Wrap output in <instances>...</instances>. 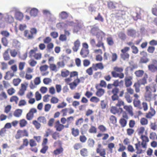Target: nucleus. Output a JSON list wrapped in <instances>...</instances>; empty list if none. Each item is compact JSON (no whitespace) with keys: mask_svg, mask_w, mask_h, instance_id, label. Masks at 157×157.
Returning <instances> with one entry per match:
<instances>
[{"mask_svg":"<svg viewBox=\"0 0 157 157\" xmlns=\"http://www.w3.org/2000/svg\"><path fill=\"white\" fill-rule=\"evenodd\" d=\"M98 40V43L96 44L95 40L91 38L90 40V42L91 45L94 47H102L103 49L105 50V47L104 45V44L100 40Z\"/></svg>","mask_w":157,"mask_h":157,"instance_id":"1","label":"nucleus"},{"mask_svg":"<svg viewBox=\"0 0 157 157\" xmlns=\"http://www.w3.org/2000/svg\"><path fill=\"white\" fill-rule=\"evenodd\" d=\"M74 23L72 21H68L67 23L64 24L63 23H61L57 24V26L59 29H61V27H63L64 28H67V29H71L72 26L74 25Z\"/></svg>","mask_w":157,"mask_h":157,"instance_id":"2","label":"nucleus"},{"mask_svg":"<svg viewBox=\"0 0 157 157\" xmlns=\"http://www.w3.org/2000/svg\"><path fill=\"white\" fill-rule=\"evenodd\" d=\"M28 133L26 130L25 129L23 130H19L17 132L15 136V137L17 139H19L23 136H28Z\"/></svg>","mask_w":157,"mask_h":157,"instance_id":"3","label":"nucleus"},{"mask_svg":"<svg viewBox=\"0 0 157 157\" xmlns=\"http://www.w3.org/2000/svg\"><path fill=\"white\" fill-rule=\"evenodd\" d=\"M140 138L142 140L141 143L142 147L144 149H146L147 148V143L149 141L148 137L145 136L141 135Z\"/></svg>","mask_w":157,"mask_h":157,"instance_id":"4","label":"nucleus"},{"mask_svg":"<svg viewBox=\"0 0 157 157\" xmlns=\"http://www.w3.org/2000/svg\"><path fill=\"white\" fill-rule=\"evenodd\" d=\"M36 109L34 108L31 109L29 112L27 114L26 117L28 120H31L33 119L34 117V114L36 112Z\"/></svg>","mask_w":157,"mask_h":157,"instance_id":"5","label":"nucleus"},{"mask_svg":"<svg viewBox=\"0 0 157 157\" xmlns=\"http://www.w3.org/2000/svg\"><path fill=\"white\" fill-rule=\"evenodd\" d=\"M142 57L140 58V62L142 63H146L149 61V59L147 58V53L144 52H142L140 53Z\"/></svg>","mask_w":157,"mask_h":157,"instance_id":"6","label":"nucleus"},{"mask_svg":"<svg viewBox=\"0 0 157 157\" xmlns=\"http://www.w3.org/2000/svg\"><path fill=\"white\" fill-rule=\"evenodd\" d=\"M145 88L146 92L151 94L152 92H155L156 91L155 86L154 84H151L147 86Z\"/></svg>","mask_w":157,"mask_h":157,"instance_id":"7","label":"nucleus"},{"mask_svg":"<svg viewBox=\"0 0 157 157\" xmlns=\"http://www.w3.org/2000/svg\"><path fill=\"white\" fill-rule=\"evenodd\" d=\"M156 113L155 110L151 107L150 108V111L147 113L146 117L147 118L150 119L154 116Z\"/></svg>","mask_w":157,"mask_h":157,"instance_id":"8","label":"nucleus"},{"mask_svg":"<svg viewBox=\"0 0 157 157\" xmlns=\"http://www.w3.org/2000/svg\"><path fill=\"white\" fill-rule=\"evenodd\" d=\"M123 108L130 115L132 116L133 115V108L131 105H124V106Z\"/></svg>","mask_w":157,"mask_h":157,"instance_id":"9","label":"nucleus"},{"mask_svg":"<svg viewBox=\"0 0 157 157\" xmlns=\"http://www.w3.org/2000/svg\"><path fill=\"white\" fill-rule=\"evenodd\" d=\"M74 46L72 47V49L74 52H77L79 49L80 45V42L79 40H77L74 42Z\"/></svg>","mask_w":157,"mask_h":157,"instance_id":"10","label":"nucleus"},{"mask_svg":"<svg viewBox=\"0 0 157 157\" xmlns=\"http://www.w3.org/2000/svg\"><path fill=\"white\" fill-rule=\"evenodd\" d=\"M55 127L56 130L58 131H61L64 128V125L60 123L59 121H57L55 123Z\"/></svg>","mask_w":157,"mask_h":157,"instance_id":"11","label":"nucleus"},{"mask_svg":"<svg viewBox=\"0 0 157 157\" xmlns=\"http://www.w3.org/2000/svg\"><path fill=\"white\" fill-rule=\"evenodd\" d=\"M6 15L5 19L6 22L10 23L13 22L14 18L11 15H9L8 13H6Z\"/></svg>","mask_w":157,"mask_h":157,"instance_id":"12","label":"nucleus"},{"mask_svg":"<svg viewBox=\"0 0 157 157\" xmlns=\"http://www.w3.org/2000/svg\"><path fill=\"white\" fill-rule=\"evenodd\" d=\"M132 78L130 76L129 77H126L125 78V84L126 87H128L130 86L132 84L131 80Z\"/></svg>","mask_w":157,"mask_h":157,"instance_id":"13","label":"nucleus"},{"mask_svg":"<svg viewBox=\"0 0 157 157\" xmlns=\"http://www.w3.org/2000/svg\"><path fill=\"white\" fill-rule=\"evenodd\" d=\"M105 35V34L104 33L99 30L96 36L98 40H100L102 41V38L104 37Z\"/></svg>","mask_w":157,"mask_h":157,"instance_id":"14","label":"nucleus"},{"mask_svg":"<svg viewBox=\"0 0 157 157\" xmlns=\"http://www.w3.org/2000/svg\"><path fill=\"white\" fill-rule=\"evenodd\" d=\"M38 10L36 8H31L30 11V14L32 16L34 17H36L38 13Z\"/></svg>","mask_w":157,"mask_h":157,"instance_id":"15","label":"nucleus"},{"mask_svg":"<svg viewBox=\"0 0 157 157\" xmlns=\"http://www.w3.org/2000/svg\"><path fill=\"white\" fill-rule=\"evenodd\" d=\"M104 67L103 64L101 63H96L95 65H93L92 66L93 69L95 71L97 70L98 69H102Z\"/></svg>","mask_w":157,"mask_h":157,"instance_id":"16","label":"nucleus"},{"mask_svg":"<svg viewBox=\"0 0 157 157\" xmlns=\"http://www.w3.org/2000/svg\"><path fill=\"white\" fill-rule=\"evenodd\" d=\"M80 54L83 57H86L89 54V50L85 49L84 48H82L80 52Z\"/></svg>","mask_w":157,"mask_h":157,"instance_id":"17","label":"nucleus"},{"mask_svg":"<svg viewBox=\"0 0 157 157\" xmlns=\"http://www.w3.org/2000/svg\"><path fill=\"white\" fill-rule=\"evenodd\" d=\"M144 97L146 101L150 102L152 100V94L146 92Z\"/></svg>","mask_w":157,"mask_h":157,"instance_id":"18","label":"nucleus"},{"mask_svg":"<svg viewBox=\"0 0 157 157\" xmlns=\"http://www.w3.org/2000/svg\"><path fill=\"white\" fill-rule=\"evenodd\" d=\"M119 109L121 110V112L119 113L116 107H112L110 109L111 113L113 114L118 113L119 115L122 112L123 109L122 108H120Z\"/></svg>","mask_w":157,"mask_h":157,"instance_id":"19","label":"nucleus"},{"mask_svg":"<svg viewBox=\"0 0 157 157\" xmlns=\"http://www.w3.org/2000/svg\"><path fill=\"white\" fill-rule=\"evenodd\" d=\"M123 81L122 80H121L120 82H119L118 80H116L114 81L113 85L115 87H117L118 86H122L123 85Z\"/></svg>","mask_w":157,"mask_h":157,"instance_id":"20","label":"nucleus"},{"mask_svg":"<svg viewBox=\"0 0 157 157\" xmlns=\"http://www.w3.org/2000/svg\"><path fill=\"white\" fill-rule=\"evenodd\" d=\"M68 13L65 11L62 12L59 15V17L63 19H66L68 17Z\"/></svg>","mask_w":157,"mask_h":157,"instance_id":"21","label":"nucleus"},{"mask_svg":"<svg viewBox=\"0 0 157 157\" xmlns=\"http://www.w3.org/2000/svg\"><path fill=\"white\" fill-rule=\"evenodd\" d=\"M22 112V110L17 109L13 113V115L16 117H19L21 116Z\"/></svg>","mask_w":157,"mask_h":157,"instance_id":"22","label":"nucleus"},{"mask_svg":"<svg viewBox=\"0 0 157 157\" xmlns=\"http://www.w3.org/2000/svg\"><path fill=\"white\" fill-rule=\"evenodd\" d=\"M15 17L17 20H21L23 19L24 16L22 13L18 11L16 13Z\"/></svg>","mask_w":157,"mask_h":157,"instance_id":"23","label":"nucleus"},{"mask_svg":"<svg viewBox=\"0 0 157 157\" xmlns=\"http://www.w3.org/2000/svg\"><path fill=\"white\" fill-rule=\"evenodd\" d=\"M96 151L97 153H99L101 156H104L106 155L105 150L104 148H101V149L97 148Z\"/></svg>","mask_w":157,"mask_h":157,"instance_id":"24","label":"nucleus"},{"mask_svg":"<svg viewBox=\"0 0 157 157\" xmlns=\"http://www.w3.org/2000/svg\"><path fill=\"white\" fill-rule=\"evenodd\" d=\"M105 92V90L102 89H99L96 92V95L98 97L102 96Z\"/></svg>","mask_w":157,"mask_h":157,"instance_id":"25","label":"nucleus"},{"mask_svg":"<svg viewBox=\"0 0 157 157\" xmlns=\"http://www.w3.org/2000/svg\"><path fill=\"white\" fill-rule=\"evenodd\" d=\"M148 69L152 72H155L157 70V67L153 64H151L148 66Z\"/></svg>","mask_w":157,"mask_h":157,"instance_id":"26","label":"nucleus"},{"mask_svg":"<svg viewBox=\"0 0 157 157\" xmlns=\"http://www.w3.org/2000/svg\"><path fill=\"white\" fill-rule=\"evenodd\" d=\"M63 151V148L62 147H60L54 150L53 153L54 155H57L61 153Z\"/></svg>","mask_w":157,"mask_h":157,"instance_id":"27","label":"nucleus"},{"mask_svg":"<svg viewBox=\"0 0 157 157\" xmlns=\"http://www.w3.org/2000/svg\"><path fill=\"white\" fill-rule=\"evenodd\" d=\"M37 121L44 124H45L47 123V120L46 118L43 116H41L38 117L37 118Z\"/></svg>","mask_w":157,"mask_h":157,"instance_id":"28","label":"nucleus"},{"mask_svg":"<svg viewBox=\"0 0 157 157\" xmlns=\"http://www.w3.org/2000/svg\"><path fill=\"white\" fill-rule=\"evenodd\" d=\"M13 46L16 48H20L21 44L16 39L13 40Z\"/></svg>","mask_w":157,"mask_h":157,"instance_id":"29","label":"nucleus"},{"mask_svg":"<svg viewBox=\"0 0 157 157\" xmlns=\"http://www.w3.org/2000/svg\"><path fill=\"white\" fill-rule=\"evenodd\" d=\"M81 155L83 157H86L88 156V153L87 149L84 148L82 149L80 151Z\"/></svg>","mask_w":157,"mask_h":157,"instance_id":"30","label":"nucleus"},{"mask_svg":"<svg viewBox=\"0 0 157 157\" xmlns=\"http://www.w3.org/2000/svg\"><path fill=\"white\" fill-rule=\"evenodd\" d=\"M124 98L128 103H131L132 102V99L128 93H125Z\"/></svg>","mask_w":157,"mask_h":157,"instance_id":"31","label":"nucleus"},{"mask_svg":"<svg viewBox=\"0 0 157 157\" xmlns=\"http://www.w3.org/2000/svg\"><path fill=\"white\" fill-rule=\"evenodd\" d=\"M33 124L35 126L36 128L37 129H39L41 126V124L38 122V121L34 120L33 121Z\"/></svg>","mask_w":157,"mask_h":157,"instance_id":"32","label":"nucleus"},{"mask_svg":"<svg viewBox=\"0 0 157 157\" xmlns=\"http://www.w3.org/2000/svg\"><path fill=\"white\" fill-rule=\"evenodd\" d=\"M24 34L25 36L28 39H31L33 38L32 35L31 33L30 34L27 30L25 31Z\"/></svg>","mask_w":157,"mask_h":157,"instance_id":"33","label":"nucleus"},{"mask_svg":"<svg viewBox=\"0 0 157 157\" xmlns=\"http://www.w3.org/2000/svg\"><path fill=\"white\" fill-rule=\"evenodd\" d=\"M144 73L143 71L142 70H139L135 71V74L136 76L137 77H141Z\"/></svg>","mask_w":157,"mask_h":157,"instance_id":"34","label":"nucleus"},{"mask_svg":"<svg viewBox=\"0 0 157 157\" xmlns=\"http://www.w3.org/2000/svg\"><path fill=\"white\" fill-rule=\"evenodd\" d=\"M71 130L72 134L75 137H76L78 135L79 130L78 129L72 128Z\"/></svg>","mask_w":157,"mask_h":157,"instance_id":"35","label":"nucleus"},{"mask_svg":"<svg viewBox=\"0 0 157 157\" xmlns=\"http://www.w3.org/2000/svg\"><path fill=\"white\" fill-rule=\"evenodd\" d=\"M27 121L24 119L21 120L20 121L19 124L21 127H23L25 126L27 124Z\"/></svg>","mask_w":157,"mask_h":157,"instance_id":"36","label":"nucleus"},{"mask_svg":"<svg viewBox=\"0 0 157 157\" xmlns=\"http://www.w3.org/2000/svg\"><path fill=\"white\" fill-rule=\"evenodd\" d=\"M120 123L122 127H124L126 125L127 121L124 118H121L120 121Z\"/></svg>","mask_w":157,"mask_h":157,"instance_id":"37","label":"nucleus"},{"mask_svg":"<svg viewBox=\"0 0 157 157\" xmlns=\"http://www.w3.org/2000/svg\"><path fill=\"white\" fill-rule=\"evenodd\" d=\"M121 58L124 60L128 59L129 57V54L128 53H123L121 54Z\"/></svg>","mask_w":157,"mask_h":157,"instance_id":"38","label":"nucleus"},{"mask_svg":"<svg viewBox=\"0 0 157 157\" xmlns=\"http://www.w3.org/2000/svg\"><path fill=\"white\" fill-rule=\"evenodd\" d=\"M38 48H34L33 49L31 50L29 52V57H31L34 54H35V52L37 51Z\"/></svg>","mask_w":157,"mask_h":157,"instance_id":"39","label":"nucleus"},{"mask_svg":"<svg viewBox=\"0 0 157 157\" xmlns=\"http://www.w3.org/2000/svg\"><path fill=\"white\" fill-rule=\"evenodd\" d=\"M98 31L99 30L98 27H94L91 29V32L93 35H96Z\"/></svg>","mask_w":157,"mask_h":157,"instance_id":"40","label":"nucleus"},{"mask_svg":"<svg viewBox=\"0 0 157 157\" xmlns=\"http://www.w3.org/2000/svg\"><path fill=\"white\" fill-rule=\"evenodd\" d=\"M61 75L63 77H65L69 75V72L68 70H64L61 71Z\"/></svg>","mask_w":157,"mask_h":157,"instance_id":"41","label":"nucleus"},{"mask_svg":"<svg viewBox=\"0 0 157 157\" xmlns=\"http://www.w3.org/2000/svg\"><path fill=\"white\" fill-rule=\"evenodd\" d=\"M134 86L135 88V91L136 92L138 93L140 91V85L138 82L135 83L134 85Z\"/></svg>","mask_w":157,"mask_h":157,"instance_id":"42","label":"nucleus"},{"mask_svg":"<svg viewBox=\"0 0 157 157\" xmlns=\"http://www.w3.org/2000/svg\"><path fill=\"white\" fill-rule=\"evenodd\" d=\"M133 104L135 107H138L140 104V101L137 98H135L133 100Z\"/></svg>","mask_w":157,"mask_h":157,"instance_id":"43","label":"nucleus"},{"mask_svg":"<svg viewBox=\"0 0 157 157\" xmlns=\"http://www.w3.org/2000/svg\"><path fill=\"white\" fill-rule=\"evenodd\" d=\"M4 59L6 60H8L10 59V56L8 54V50H6L3 54Z\"/></svg>","mask_w":157,"mask_h":157,"instance_id":"44","label":"nucleus"},{"mask_svg":"<svg viewBox=\"0 0 157 157\" xmlns=\"http://www.w3.org/2000/svg\"><path fill=\"white\" fill-rule=\"evenodd\" d=\"M21 81V80L20 78H15L13 79V83L15 86H18Z\"/></svg>","mask_w":157,"mask_h":157,"instance_id":"45","label":"nucleus"},{"mask_svg":"<svg viewBox=\"0 0 157 157\" xmlns=\"http://www.w3.org/2000/svg\"><path fill=\"white\" fill-rule=\"evenodd\" d=\"M136 33V31L133 29H129L128 30V35L131 36H133Z\"/></svg>","mask_w":157,"mask_h":157,"instance_id":"46","label":"nucleus"},{"mask_svg":"<svg viewBox=\"0 0 157 157\" xmlns=\"http://www.w3.org/2000/svg\"><path fill=\"white\" fill-rule=\"evenodd\" d=\"M88 144L89 147H92L94 146V141L92 139L90 138L89 139L88 141Z\"/></svg>","mask_w":157,"mask_h":157,"instance_id":"47","label":"nucleus"},{"mask_svg":"<svg viewBox=\"0 0 157 157\" xmlns=\"http://www.w3.org/2000/svg\"><path fill=\"white\" fill-rule=\"evenodd\" d=\"M90 101L92 102L97 103L100 101V99L96 97L93 96L90 99Z\"/></svg>","mask_w":157,"mask_h":157,"instance_id":"48","label":"nucleus"},{"mask_svg":"<svg viewBox=\"0 0 157 157\" xmlns=\"http://www.w3.org/2000/svg\"><path fill=\"white\" fill-rule=\"evenodd\" d=\"M116 105L117 106L120 107L121 105H124V102L121 99H119L117 100V103H116Z\"/></svg>","mask_w":157,"mask_h":157,"instance_id":"49","label":"nucleus"},{"mask_svg":"<svg viewBox=\"0 0 157 157\" xmlns=\"http://www.w3.org/2000/svg\"><path fill=\"white\" fill-rule=\"evenodd\" d=\"M115 147V144L113 143H110L108 144V147L111 153L113 152V149Z\"/></svg>","mask_w":157,"mask_h":157,"instance_id":"50","label":"nucleus"},{"mask_svg":"<svg viewBox=\"0 0 157 157\" xmlns=\"http://www.w3.org/2000/svg\"><path fill=\"white\" fill-rule=\"evenodd\" d=\"M107 41L108 44L110 45H112L114 44V42L113 39L110 37L107 38Z\"/></svg>","mask_w":157,"mask_h":157,"instance_id":"51","label":"nucleus"},{"mask_svg":"<svg viewBox=\"0 0 157 157\" xmlns=\"http://www.w3.org/2000/svg\"><path fill=\"white\" fill-rule=\"evenodd\" d=\"M108 6L109 8L111 9H114L115 7V4L112 2H108Z\"/></svg>","mask_w":157,"mask_h":157,"instance_id":"52","label":"nucleus"},{"mask_svg":"<svg viewBox=\"0 0 157 157\" xmlns=\"http://www.w3.org/2000/svg\"><path fill=\"white\" fill-rule=\"evenodd\" d=\"M52 82V80L50 78H46L44 79L43 82L45 84L48 85Z\"/></svg>","mask_w":157,"mask_h":157,"instance_id":"53","label":"nucleus"},{"mask_svg":"<svg viewBox=\"0 0 157 157\" xmlns=\"http://www.w3.org/2000/svg\"><path fill=\"white\" fill-rule=\"evenodd\" d=\"M51 102L53 104L57 103L59 101V99L56 97H53L50 100Z\"/></svg>","mask_w":157,"mask_h":157,"instance_id":"54","label":"nucleus"},{"mask_svg":"<svg viewBox=\"0 0 157 157\" xmlns=\"http://www.w3.org/2000/svg\"><path fill=\"white\" fill-rule=\"evenodd\" d=\"M50 69L52 71L56 72L57 71L56 65L54 64H51L50 65Z\"/></svg>","mask_w":157,"mask_h":157,"instance_id":"55","label":"nucleus"},{"mask_svg":"<svg viewBox=\"0 0 157 157\" xmlns=\"http://www.w3.org/2000/svg\"><path fill=\"white\" fill-rule=\"evenodd\" d=\"M141 124L143 125L147 124L148 123V121L145 118H141L140 120Z\"/></svg>","mask_w":157,"mask_h":157,"instance_id":"56","label":"nucleus"},{"mask_svg":"<svg viewBox=\"0 0 157 157\" xmlns=\"http://www.w3.org/2000/svg\"><path fill=\"white\" fill-rule=\"evenodd\" d=\"M155 48L154 47L150 46L148 47L147 51L150 53H153L154 52Z\"/></svg>","mask_w":157,"mask_h":157,"instance_id":"57","label":"nucleus"},{"mask_svg":"<svg viewBox=\"0 0 157 157\" xmlns=\"http://www.w3.org/2000/svg\"><path fill=\"white\" fill-rule=\"evenodd\" d=\"M48 149V147L46 145L43 146V147L40 151V152L43 153L45 154Z\"/></svg>","mask_w":157,"mask_h":157,"instance_id":"58","label":"nucleus"},{"mask_svg":"<svg viewBox=\"0 0 157 157\" xmlns=\"http://www.w3.org/2000/svg\"><path fill=\"white\" fill-rule=\"evenodd\" d=\"M89 132L91 133H96L97 132V129L94 126H91L89 130Z\"/></svg>","mask_w":157,"mask_h":157,"instance_id":"59","label":"nucleus"},{"mask_svg":"<svg viewBox=\"0 0 157 157\" xmlns=\"http://www.w3.org/2000/svg\"><path fill=\"white\" fill-rule=\"evenodd\" d=\"M25 63L24 62H20L19 64V69L20 70H22L24 67Z\"/></svg>","mask_w":157,"mask_h":157,"instance_id":"60","label":"nucleus"},{"mask_svg":"<svg viewBox=\"0 0 157 157\" xmlns=\"http://www.w3.org/2000/svg\"><path fill=\"white\" fill-rule=\"evenodd\" d=\"M52 137L55 140L57 139L59 137V133L56 132L53 133L52 134Z\"/></svg>","mask_w":157,"mask_h":157,"instance_id":"61","label":"nucleus"},{"mask_svg":"<svg viewBox=\"0 0 157 157\" xmlns=\"http://www.w3.org/2000/svg\"><path fill=\"white\" fill-rule=\"evenodd\" d=\"M10 53L11 56L13 57H16L17 54V52L15 49L11 50Z\"/></svg>","mask_w":157,"mask_h":157,"instance_id":"62","label":"nucleus"},{"mask_svg":"<svg viewBox=\"0 0 157 157\" xmlns=\"http://www.w3.org/2000/svg\"><path fill=\"white\" fill-rule=\"evenodd\" d=\"M131 48L132 50V52L134 54H137L138 52V49L134 45H132Z\"/></svg>","mask_w":157,"mask_h":157,"instance_id":"63","label":"nucleus"},{"mask_svg":"<svg viewBox=\"0 0 157 157\" xmlns=\"http://www.w3.org/2000/svg\"><path fill=\"white\" fill-rule=\"evenodd\" d=\"M29 65L32 67H34L37 63V62L33 59H31L29 62Z\"/></svg>","mask_w":157,"mask_h":157,"instance_id":"64","label":"nucleus"}]
</instances>
